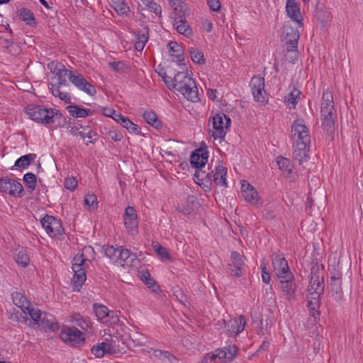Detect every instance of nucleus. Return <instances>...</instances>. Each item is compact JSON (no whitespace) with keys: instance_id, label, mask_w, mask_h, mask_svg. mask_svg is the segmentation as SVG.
<instances>
[{"instance_id":"39","label":"nucleus","mask_w":363,"mask_h":363,"mask_svg":"<svg viewBox=\"0 0 363 363\" xmlns=\"http://www.w3.org/2000/svg\"><path fill=\"white\" fill-rule=\"evenodd\" d=\"M301 94V91L294 87L293 90L288 94V96H285V103L288 105H291L289 106V109L296 108V104L300 99Z\"/></svg>"},{"instance_id":"17","label":"nucleus","mask_w":363,"mask_h":363,"mask_svg":"<svg viewBox=\"0 0 363 363\" xmlns=\"http://www.w3.org/2000/svg\"><path fill=\"white\" fill-rule=\"evenodd\" d=\"M208 158V152L202 148H198L191 152L190 163L196 169H201L206 165Z\"/></svg>"},{"instance_id":"62","label":"nucleus","mask_w":363,"mask_h":363,"mask_svg":"<svg viewBox=\"0 0 363 363\" xmlns=\"http://www.w3.org/2000/svg\"><path fill=\"white\" fill-rule=\"evenodd\" d=\"M9 318L25 323H27V321L30 320L29 318L27 316H26V315L22 314L18 311L16 312L13 313L10 315Z\"/></svg>"},{"instance_id":"32","label":"nucleus","mask_w":363,"mask_h":363,"mask_svg":"<svg viewBox=\"0 0 363 363\" xmlns=\"http://www.w3.org/2000/svg\"><path fill=\"white\" fill-rule=\"evenodd\" d=\"M328 275L330 279V282L342 281V267L339 262L329 265Z\"/></svg>"},{"instance_id":"16","label":"nucleus","mask_w":363,"mask_h":363,"mask_svg":"<svg viewBox=\"0 0 363 363\" xmlns=\"http://www.w3.org/2000/svg\"><path fill=\"white\" fill-rule=\"evenodd\" d=\"M311 143H297L294 145L293 157L298 161L299 165H302L304 162L309 159V149Z\"/></svg>"},{"instance_id":"61","label":"nucleus","mask_w":363,"mask_h":363,"mask_svg":"<svg viewBox=\"0 0 363 363\" xmlns=\"http://www.w3.org/2000/svg\"><path fill=\"white\" fill-rule=\"evenodd\" d=\"M169 51L171 53L176 54V53H181L183 51L182 47L179 45L176 41H170L168 45Z\"/></svg>"},{"instance_id":"33","label":"nucleus","mask_w":363,"mask_h":363,"mask_svg":"<svg viewBox=\"0 0 363 363\" xmlns=\"http://www.w3.org/2000/svg\"><path fill=\"white\" fill-rule=\"evenodd\" d=\"M111 6L120 16H127L130 11V7L124 0H111Z\"/></svg>"},{"instance_id":"30","label":"nucleus","mask_w":363,"mask_h":363,"mask_svg":"<svg viewBox=\"0 0 363 363\" xmlns=\"http://www.w3.org/2000/svg\"><path fill=\"white\" fill-rule=\"evenodd\" d=\"M19 16L26 24L30 27H35L37 26V21L35 18L34 13L26 8H23L19 11Z\"/></svg>"},{"instance_id":"5","label":"nucleus","mask_w":363,"mask_h":363,"mask_svg":"<svg viewBox=\"0 0 363 363\" xmlns=\"http://www.w3.org/2000/svg\"><path fill=\"white\" fill-rule=\"evenodd\" d=\"M264 79L260 76H254L250 81V86L254 99L262 104L267 102V96L264 90Z\"/></svg>"},{"instance_id":"23","label":"nucleus","mask_w":363,"mask_h":363,"mask_svg":"<svg viewBox=\"0 0 363 363\" xmlns=\"http://www.w3.org/2000/svg\"><path fill=\"white\" fill-rule=\"evenodd\" d=\"M213 177V183L216 185H220L222 186H227V181H226V175H227V168L222 166H217L213 171H212Z\"/></svg>"},{"instance_id":"1","label":"nucleus","mask_w":363,"mask_h":363,"mask_svg":"<svg viewBox=\"0 0 363 363\" xmlns=\"http://www.w3.org/2000/svg\"><path fill=\"white\" fill-rule=\"evenodd\" d=\"M25 112L33 121L43 125L55 123V118L60 119L62 114L56 108H47L41 105L28 104L25 108Z\"/></svg>"},{"instance_id":"53","label":"nucleus","mask_w":363,"mask_h":363,"mask_svg":"<svg viewBox=\"0 0 363 363\" xmlns=\"http://www.w3.org/2000/svg\"><path fill=\"white\" fill-rule=\"evenodd\" d=\"M149 38V28L147 26L143 27L136 32V41L146 43Z\"/></svg>"},{"instance_id":"14","label":"nucleus","mask_w":363,"mask_h":363,"mask_svg":"<svg viewBox=\"0 0 363 363\" xmlns=\"http://www.w3.org/2000/svg\"><path fill=\"white\" fill-rule=\"evenodd\" d=\"M274 269L278 278L281 276H286L292 274L288 262L283 255L276 254L272 258Z\"/></svg>"},{"instance_id":"57","label":"nucleus","mask_w":363,"mask_h":363,"mask_svg":"<svg viewBox=\"0 0 363 363\" xmlns=\"http://www.w3.org/2000/svg\"><path fill=\"white\" fill-rule=\"evenodd\" d=\"M174 10L177 16L174 18H177V20L186 18V6L184 2L175 7Z\"/></svg>"},{"instance_id":"21","label":"nucleus","mask_w":363,"mask_h":363,"mask_svg":"<svg viewBox=\"0 0 363 363\" xmlns=\"http://www.w3.org/2000/svg\"><path fill=\"white\" fill-rule=\"evenodd\" d=\"M320 296H318L317 293L314 294H309L307 296V308L310 315L315 318L320 315Z\"/></svg>"},{"instance_id":"45","label":"nucleus","mask_w":363,"mask_h":363,"mask_svg":"<svg viewBox=\"0 0 363 363\" xmlns=\"http://www.w3.org/2000/svg\"><path fill=\"white\" fill-rule=\"evenodd\" d=\"M141 280L150 288L152 291L157 293L160 291V286L156 284L155 281L148 272H145L140 277Z\"/></svg>"},{"instance_id":"7","label":"nucleus","mask_w":363,"mask_h":363,"mask_svg":"<svg viewBox=\"0 0 363 363\" xmlns=\"http://www.w3.org/2000/svg\"><path fill=\"white\" fill-rule=\"evenodd\" d=\"M69 80L77 89L89 96H93L96 93L95 87L77 72H69Z\"/></svg>"},{"instance_id":"38","label":"nucleus","mask_w":363,"mask_h":363,"mask_svg":"<svg viewBox=\"0 0 363 363\" xmlns=\"http://www.w3.org/2000/svg\"><path fill=\"white\" fill-rule=\"evenodd\" d=\"M277 162L279 168L282 173L289 177L292 172V164L291 161L286 157L279 156L277 158Z\"/></svg>"},{"instance_id":"12","label":"nucleus","mask_w":363,"mask_h":363,"mask_svg":"<svg viewBox=\"0 0 363 363\" xmlns=\"http://www.w3.org/2000/svg\"><path fill=\"white\" fill-rule=\"evenodd\" d=\"M177 90L189 101L192 102L199 101L198 89L193 78L187 79V82L179 88H177Z\"/></svg>"},{"instance_id":"60","label":"nucleus","mask_w":363,"mask_h":363,"mask_svg":"<svg viewBox=\"0 0 363 363\" xmlns=\"http://www.w3.org/2000/svg\"><path fill=\"white\" fill-rule=\"evenodd\" d=\"M84 201L85 205L89 207H92L93 208H94L95 206L96 207L98 204L97 198L94 194L86 195Z\"/></svg>"},{"instance_id":"52","label":"nucleus","mask_w":363,"mask_h":363,"mask_svg":"<svg viewBox=\"0 0 363 363\" xmlns=\"http://www.w3.org/2000/svg\"><path fill=\"white\" fill-rule=\"evenodd\" d=\"M333 110H334V105L326 104H321V109H320V113H321V118H325L328 117H333Z\"/></svg>"},{"instance_id":"6","label":"nucleus","mask_w":363,"mask_h":363,"mask_svg":"<svg viewBox=\"0 0 363 363\" xmlns=\"http://www.w3.org/2000/svg\"><path fill=\"white\" fill-rule=\"evenodd\" d=\"M0 191L14 197H21L23 188L18 181L9 177H2L0 179Z\"/></svg>"},{"instance_id":"27","label":"nucleus","mask_w":363,"mask_h":363,"mask_svg":"<svg viewBox=\"0 0 363 363\" xmlns=\"http://www.w3.org/2000/svg\"><path fill=\"white\" fill-rule=\"evenodd\" d=\"M174 26L179 34H182L186 37L193 35V31L189 25L187 23L186 18L179 19L174 18Z\"/></svg>"},{"instance_id":"59","label":"nucleus","mask_w":363,"mask_h":363,"mask_svg":"<svg viewBox=\"0 0 363 363\" xmlns=\"http://www.w3.org/2000/svg\"><path fill=\"white\" fill-rule=\"evenodd\" d=\"M108 67L113 69L115 72L120 73L125 72V65L122 61L109 62Z\"/></svg>"},{"instance_id":"41","label":"nucleus","mask_w":363,"mask_h":363,"mask_svg":"<svg viewBox=\"0 0 363 363\" xmlns=\"http://www.w3.org/2000/svg\"><path fill=\"white\" fill-rule=\"evenodd\" d=\"M329 284L330 287L332 296L337 302L340 301L343 298L342 281L330 282Z\"/></svg>"},{"instance_id":"29","label":"nucleus","mask_w":363,"mask_h":363,"mask_svg":"<svg viewBox=\"0 0 363 363\" xmlns=\"http://www.w3.org/2000/svg\"><path fill=\"white\" fill-rule=\"evenodd\" d=\"M66 109L72 116L75 118H86L91 115V111L77 105H69L67 106Z\"/></svg>"},{"instance_id":"56","label":"nucleus","mask_w":363,"mask_h":363,"mask_svg":"<svg viewBox=\"0 0 363 363\" xmlns=\"http://www.w3.org/2000/svg\"><path fill=\"white\" fill-rule=\"evenodd\" d=\"M105 342H101L97 345L93 346L91 351V353L98 358L103 357L104 356V347Z\"/></svg>"},{"instance_id":"13","label":"nucleus","mask_w":363,"mask_h":363,"mask_svg":"<svg viewBox=\"0 0 363 363\" xmlns=\"http://www.w3.org/2000/svg\"><path fill=\"white\" fill-rule=\"evenodd\" d=\"M246 323V320L242 315L236 318H231L225 323L227 335L230 337L236 336L244 330Z\"/></svg>"},{"instance_id":"35","label":"nucleus","mask_w":363,"mask_h":363,"mask_svg":"<svg viewBox=\"0 0 363 363\" xmlns=\"http://www.w3.org/2000/svg\"><path fill=\"white\" fill-rule=\"evenodd\" d=\"M299 32L297 29L289 27L286 28V45H298Z\"/></svg>"},{"instance_id":"10","label":"nucleus","mask_w":363,"mask_h":363,"mask_svg":"<svg viewBox=\"0 0 363 363\" xmlns=\"http://www.w3.org/2000/svg\"><path fill=\"white\" fill-rule=\"evenodd\" d=\"M40 223L46 232L50 235H62L64 233V229L60 220L52 216L46 214L41 220Z\"/></svg>"},{"instance_id":"63","label":"nucleus","mask_w":363,"mask_h":363,"mask_svg":"<svg viewBox=\"0 0 363 363\" xmlns=\"http://www.w3.org/2000/svg\"><path fill=\"white\" fill-rule=\"evenodd\" d=\"M77 186V180L72 178H67L64 183V186L65 189H69L70 191H74Z\"/></svg>"},{"instance_id":"43","label":"nucleus","mask_w":363,"mask_h":363,"mask_svg":"<svg viewBox=\"0 0 363 363\" xmlns=\"http://www.w3.org/2000/svg\"><path fill=\"white\" fill-rule=\"evenodd\" d=\"M143 118L147 123L156 128H159L162 126L161 121L158 119L156 113L153 111H145L143 113Z\"/></svg>"},{"instance_id":"42","label":"nucleus","mask_w":363,"mask_h":363,"mask_svg":"<svg viewBox=\"0 0 363 363\" xmlns=\"http://www.w3.org/2000/svg\"><path fill=\"white\" fill-rule=\"evenodd\" d=\"M93 311L97 317V319L101 322H104L107 317H108L109 310L103 304L94 303L93 305Z\"/></svg>"},{"instance_id":"28","label":"nucleus","mask_w":363,"mask_h":363,"mask_svg":"<svg viewBox=\"0 0 363 363\" xmlns=\"http://www.w3.org/2000/svg\"><path fill=\"white\" fill-rule=\"evenodd\" d=\"M73 272H74V277L72 279V282L74 286V289L79 291V289L84 284V283L86 279L85 269H84V268L78 269L76 270H73Z\"/></svg>"},{"instance_id":"40","label":"nucleus","mask_w":363,"mask_h":363,"mask_svg":"<svg viewBox=\"0 0 363 363\" xmlns=\"http://www.w3.org/2000/svg\"><path fill=\"white\" fill-rule=\"evenodd\" d=\"M298 45H286L284 60L291 64H294L298 60Z\"/></svg>"},{"instance_id":"51","label":"nucleus","mask_w":363,"mask_h":363,"mask_svg":"<svg viewBox=\"0 0 363 363\" xmlns=\"http://www.w3.org/2000/svg\"><path fill=\"white\" fill-rule=\"evenodd\" d=\"M152 247L157 252V254L161 257V258H165L167 259H170V256L169 252H167V249L162 246H161L159 242H152Z\"/></svg>"},{"instance_id":"50","label":"nucleus","mask_w":363,"mask_h":363,"mask_svg":"<svg viewBox=\"0 0 363 363\" xmlns=\"http://www.w3.org/2000/svg\"><path fill=\"white\" fill-rule=\"evenodd\" d=\"M102 250L106 256L116 262L119 247H114L113 245H104Z\"/></svg>"},{"instance_id":"8","label":"nucleus","mask_w":363,"mask_h":363,"mask_svg":"<svg viewBox=\"0 0 363 363\" xmlns=\"http://www.w3.org/2000/svg\"><path fill=\"white\" fill-rule=\"evenodd\" d=\"M280 286L282 293L286 296L287 300H294L296 297L297 286L295 281V277L293 274L281 276L279 278Z\"/></svg>"},{"instance_id":"31","label":"nucleus","mask_w":363,"mask_h":363,"mask_svg":"<svg viewBox=\"0 0 363 363\" xmlns=\"http://www.w3.org/2000/svg\"><path fill=\"white\" fill-rule=\"evenodd\" d=\"M37 155L33 153H29L20 157L15 162L14 167L16 168L26 169L32 162H34Z\"/></svg>"},{"instance_id":"37","label":"nucleus","mask_w":363,"mask_h":363,"mask_svg":"<svg viewBox=\"0 0 363 363\" xmlns=\"http://www.w3.org/2000/svg\"><path fill=\"white\" fill-rule=\"evenodd\" d=\"M14 259L18 264L26 267L29 264L30 258L23 248L17 249L14 254Z\"/></svg>"},{"instance_id":"11","label":"nucleus","mask_w":363,"mask_h":363,"mask_svg":"<svg viewBox=\"0 0 363 363\" xmlns=\"http://www.w3.org/2000/svg\"><path fill=\"white\" fill-rule=\"evenodd\" d=\"M123 221L128 233L133 235L135 233H137L138 227V215L133 206L125 208Z\"/></svg>"},{"instance_id":"18","label":"nucleus","mask_w":363,"mask_h":363,"mask_svg":"<svg viewBox=\"0 0 363 363\" xmlns=\"http://www.w3.org/2000/svg\"><path fill=\"white\" fill-rule=\"evenodd\" d=\"M286 9L289 18L297 22L299 26H302L303 18L301 16L300 7L296 0H287Z\"/></svg>"},{"instance_id":"58","label":"nucleus","mask_w":363,"mask_h":363,"mask_svg":"<svg viewBox=\"0 0 363 363\" xmlns=\"http://www.w3.org/2000/svg\"><path fill=\"white\" fill-rule=\"evenodd\" d=\"M226 350L228 357V362H231L237 356L238 347L235 345H229L228 347H223Z\"/></svg>"},{"instance_id":"22","label":"nucleus","mask_w":363,"mask_h":363,"mask_svg":"<svg viewBox=\"0 0 363 363\" xmlns=\"http://www.w3.org/2000/svg\"><path fill=\"white\" fill-rule=\"evenodd\" d=\"M308 291L310 294L317 293L320 296L324 291L323 278L320 276L311 277Z\"/></svg>"},{"instance_id":"19","label":"nucleus","mask_w":363,"mask_h":363,"mask_svg":"<svg viewBox=\"0 0 363 363\" xmlns=\"http://www.w3.org/2000/svg\"><path fill=\"white\" fill-rule=\"evenodd\" d=\"M38 326L45 332H55L59 329V325L55 321L54 316L48 313H44Z\"/></svg>"},{"instance_id":"46","label":"nucleus","mask_w":363,"mask_h":363,"mask_svg":"<svg viewBox=\"0 0 363 363\" xmlns=\"http://www.w3.org/2000/svg\"><path fill=\"white\" fill-rule=\"evenodd\" d=\"M322 119V126L327 135H333L336 129L335 121L334 117H328Z\"/></svg>"},{"instance_id":"49","label":"nucleus","mask_w":363,"mask_h":363,"mask_svg":"<svg viewBox=\"0 0 363 363\" xmlns=\"http://www.w3.org/2000/svg\"><path fill=\"white\" fill-rule=\"evenodd\" d=\"M80 128H82V131L79 132V135L82 138H87L89 139V140L86 143H85V145L88 146L89 143H94L96 139H94V136L96 135V133L91 129H89L87 127H84L82 125H80Z\"/></svg>"},{"instance_id":"24","label":"nucleus","mask_w":363,"mask_h":363,"mask_svg":"<svg viewBox=\"0 0 363 363\" xmlns=\"http://www.w3.org/2000/svg\"><path fill=\"white\" fill-rule=\"evenodd\" d=\"M136 259V254L131 252L128 249L119 247L116 262H119L122 265L130 264Z\"/></svg>"},{"instance_id":"55","label":"nucleus","mask_w":363,"mask_h":363,"mask_svg":"<svg viewBox=\"0 0 363 363\" xmlns=\"http://www.w3.org/2000/svg\"><path fill=\"white\" fill-rule=\"evenodd\" d=\"M145 1L146 3L144 2V4L150 11L155 13L157 16H161L162 10L159 4L152 1L146 0Z\"/></svg>"},{"instance_id":"54","label":"nucleus","mask_w":363,"mask_h":363,"mask_svg":"<svg viewBox=\"0 0 363 363\" xmlns=\"http://www.w3.org/2000/svg\"><path fill=\"white\" fill-rule=\"evenodd\" d=\"M69 72H73V71L66 69L65 67L61 63L56 65L55 67L52 71V73L55 74L57 76V77H59L62 75H67L69 78Z\"/></svg>"},{"instance_id":"26","label":"nucleus","mask_w":363,"mask_h":363,"mask_svg":"<svg viewBox=\"0 0 363 363\" xmlns=\"http://www.w3.org/2000/svg\"><path fill=\"white\" fill-rule=\"evenodd\" d=\"M11 298L13 303L20 308L24 314L30 306V302L27 298L20 292L15 291L11 294Z\"/></svg>"},{"instance_id":"25","label":"nucleus","mask_w":363,"mask_h":363,"mask_svg":"<svg viewBox=\"0 0 363 363\" xmlns=\"http://www.w3.org/2000/svg\"><path fill=\"white\" fill-rule=\"evenodd\" d=\"M116 116L117 118H115V121L120 123L123 128H126L130 133L136 135L140 134L141 131L139 126L135 124L128 118L123 116L122 114Z\"/></svg>"},{"instance_id":"44","label":"nucleus","mask_w":363,"mask_h":363,"mask_svg":"<svg viewBox=\"0 0 363 363\" xmlns=\"http://www.w3.org/2000/svg\"><path fill=\"white\" fill-rule=\"evenodd\" d=\"M191 60L198 65H204L206 60L203 53L196 47H191L188 49Z\"/></svg>"},{"instance_id":"4","label":"nucleus","mask_w":363,"mask_h":363,"mask_svg":"<svg viewBox=\"0 0 363 363\" xmlns=\"http://www.w3.org/2000/svg\"><path fill=\"white\" fill-rule=\"evenodd\" d=\"M292 138L295 143H311V135L303 118L294 120L291 125Z\"/></svg>"},{"instance_id":"2","label":"nucleus","mask_w":363,"mask_h":363,"mask_svg":"<svg viewBox=\"0 0 363 363\" xmlns=\"http://www.w3.org/2000/svg\"><path fill=\"white\" fill-rule=\"evenodd\" d=\"M60 338L72 347H79L85 342L83 333L75 327L64 328L60 333Z\"/></svg>"},{"instance_id":"20","label":"nucleus","mask_w":363,"mask_h":363,"mask_svg":"<svg viewBox=\"0 0 363 363\" xmlns=\"http://www.w3.org/2000/svg\"><path fill=\"white\" fill-rule=\"evenodd\" d=\"M94 252V249L90 247H85L82 250V253L77 254L73 259L72 270L84 268L86 263L90 262V259L85 257L86 253Z\"/></svg>"},{"instance_id":"48","label":"nucleus","mask_w":363,"mask_h":363,"mask_svg":"<svg viewBox=\"0 0 363 363\" xmlns=\"http://www.w3.org/2000/svg\"><path fill=\"white\" fill-rule=\"evenodd\" d=\"M23 180L27 189H30V191H33L35 189L37 182V177L34 174L31 172L25 174Z\"/></svg>"},{"instance_id":"15","label":"nucleus","mask_w":363,"mask_h":363,"mask_svg":"<svg viewBox=\"0 0 363 363\" xmlns=\"http://www.w3.org/2000/svg\"><path fill=\"white\" fill-rule=\"evenodd\" d=\"M241 193L245 200L253 206H257L259 203L260 200L259 193L252 185L246 181H243L242 184Z\"/></svg>"},{"instance_id":"9","label":"nucleus","mask_w":363,"mask_h":363,"mask_svg":"<svg viewBox=\"0 0 363 363\" xmlns=\"http://www.w3.org/2000/svg\"><path fill=\"white\" fill-rule=\"evenodd\" d=\"M230 260L231 263L227 265L228 273L235 277H242L245 264L244 257L239 252L233 251L230 254Z\"/></svg>"},{"instance_id":"3","label":"nucleus","mask_w":363,"mask_h":363,"mask_svg":"<svg viewBox=\"0 0 363 363\" xmlns=\"http://www.w3.org/2000/svg\"><path fill=\"white\" fill-rule=\"evenodd\" d=\"M213 128L211 136L214 139H223L226 134V130L229 128L230 118L223 113H219L213 117Z\"/></svg>"},{"instance_id":"64","label":"nucleus","mask_w":363,"mask_h":363,"mask_svg":"<svg viewBox=\"0 0 363 363\" xmlns=\"http://www.w3.org/2000/svg\"><path fill=\"white\" fill-rule=\"evenodd\" d=\"M216 358H218L220 359H225L228 361V357L226 354V350L223 349H218L217 350L215 353H213L211 356V359H216Z\"/></svg>"},{"instance_id":"34","label":"nucleus","mask_w":363,"mask_h":363,"mask_svg":"<svg viewBox=\"0 0 363 363\" xmlns=\"http://www.w3.org/2000/svg\"><path fill=\"white\" fill-rule=\"evenodd\" d=\"M72 323L81 328L83 330H87L91 326V322L89 318H84L80 314H74L71 319Z\"/></svg>"},{"instance_id":"36","label":"nucleus","mask_w":363,"mask_h":363,"mask_svg":"<svg viewBox=\"0 0 363 363\" xmlns=\"http://www.w3.org/2000/svg\"><path fill=\"white\" fill-rule=\"evenodd\" d=\"M192 79L186 72H178L174 77L173 81H171L172 88L177 90L184 84L187 82V79Z\"/></svg>"},{"instance_id":"47","label":"nucleus","mask_w":363,"mask_h":363,"mask_svg":"<svg viewBox=\"0 0 363 363\" xmlns=\"http://www.w3.org/2000/svg\"><path fill=\"white\" fill-rule=\"evenodd\" d=\"M44 313L45 312H42L38 308H34L29 306L28 308V310H26V314H28L30 316V318L33 321V323L38 325L43 316Z\"/></svg>"}]
</instances>
